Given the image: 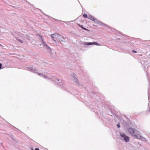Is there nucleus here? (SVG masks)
I'll return each mask as SVG.
<instances>
[{
    "label": "nucleus",
    "instance_id": "1",
    "mask_svg": "<svg viewBox=\"0 0 150 150\" xmlns=\"http://www.w3.org/2000/svg\"><path fill=\"white\" fill-rule=\"evenodd\" d=\"M38 74L40 76H41L43 78H45L47 79L50 81H54L55 82H56V80L58 81L59 83V86L61 87L63 86V82L61 80L59 79H56V77L54 76H53L51 78L47 76H46L44 75L41 74V73H38Z\"/></svg>",
    "mask_w": 150,
    "mask_h": 150
},
{
    "label": "nucleus",
    "instance_id": "2",
    "mask_svg": "<svg viewBox=\"0 0 150 150\" xmlns=\"http://www.w3.org/2000/svg\"><path fill=\"white\" fill-rule=\"evenodd\" d=\"M88 18L92 21H94L97 23H99L102 25H104L105 26H107L106 25L104 24L103 23L100 22L99 21L91 15H89L88 16Z\"/></svg>",
    "mask_w": 150,
    "mask_h": 150
},
{
    "label": "nucleus",
    "instance_id": "3",
    "mask_svg": "<svg viewBox=\"0 0 150 150\" xmlns=\"http://www.w3.org/2000/svg\"><path fill=\"white\" fill-rule=\"evenodd\" d=\"M120 139L126 142H129V137L126 135L125 134L121 133L120 134Z\"/></svg>",
    "mask_w": 150,
    "mask_h": 150
},
{
    "label": "nucleus",
    "instance_id": "4",
    "mask_svg": "<svg viewBox=\"0 0 150 150\" xmlns=\"http://www.w3.org/2000/svg\"><path fill=\"white\" fill-rule=\"evenodd\" d=\"M42 43L41 44H40V45L42 47L44 48H45L47 49L48 52H51V49L50 47L43 42L42 39Z\"/></svg>",
    "mask_w": 150,
    "mask_h": 150
},
{
    "label": "nucleus",
    "instance_id": "5",
    "mask_svg": "<svg viewBox=\"0 0 150 150\" xmlns=\"http://www.w3.org/2000/svg\"><path fill=\"white\" fill-rule=\"evenodd\" d=\"M134 134L133 135V136L138 139H139L141 137L140 133L139 131L136 129L134 132Z\"/></svg>",
    "mask_w": 150,
    "mask_h": 150
},
{
    "label": "nucleus",
    "instance_id": "6",
    "mask_svg": "<svg viewBox=\"0 0 150 150\" xmlns=\"http://www.w3.org/2000/svg\"><path fill=\"white\" fill-rule=\"evenodd\" d=\"M59 36L60 35L57 34V33H54L51 35V37L52 39L55 41H56V39H58Z\"/></svg>",
    "mask_w": 150,
    "mask_h": 150
},
{
    "label": "nucleus",
    "instance_id": "7",
    "mask_svg": "<svg viewBox=\"0 0 150 150\" xmlns=\"http://www.w3.org/2000/svg\"><path fill=\"white\" fill-rule=\"evenodd\" d=\"M83 44L85 45H96L100 46V45L97 42H83Z\"/></svg>",
    "mask_w": 150,
    "mask_h": 150
},
{
    "label": "nucleus",
    "instance_id": "8",
    "mask_svg": "<svg viewBox=\"0 0 150 150\" xmlns=\"http://www.w3.org/2000/svg\"><path fill=\"white\" fill-rule=\"evenodd\" d=\"M58 39H59L60 41V42H66V40L64 38L60 35L59 38H58Z\"/></svg>",
    "mask_w": 150,
    "mask_h": 150
},
{
    "label": "nucleus",
    "instance_id": "9",
    "mask_svg": "<svg viewBox=\"0 0 150 150\" xmlns=\"http://www.w3.org/2000/svg\"><path fill=\"white\" fill-rule=\"evenodd\" d=\"M135 130L132 128H130L128 129V132L133 136V135L134 134V132Z\"/></svg>",
    "mask_w": 150,
    "mask_h": 150
},
{
    "label": "nucleus",
    "instance_id": "10",
    "mask_svg": "<svg viewBox=\"0 0 150 150\" xmlns=\"http://www.w3.org/2000/svg\"><path fill=\"white\" fill-rule=\"evenodd\" d=\"M72 79L74 82H77L78 81V79L76 76L75 74H73V75H72Z\"/></svg>",
    "mask_w": 150,
    "mask_h": 150
},
{
    "label": "nucleus",
    "instance_id": "11",
    "mask_svg": "<svg viewBox=\"0 0 150 150\" xmlns=\"http://www.w3.org/2000/svg\"><path fill=\"white\" fill-rule=\"evenodd\" d=\"M29 70L34 72H36L37 70L34 67H30L29 68Z\"/></svg>",
    "mask_w": 150,
    "mask_h": 150
},
{
    "label": "nucleus",
    "instance_id": "12",
    "mask_svg": "<svg viewBox=\"0 0 150 150\" xmlns=\"http://www.w3.org/2000/svg\"><path fill=\"white\" fill-rule=\"evenodd\" d=\"M141 137H140L139 139H141L144 141H146V139L145 138L142 136L141 135Z\"/></svg>",
    "mask_w": 150,
    "mask_h": 150
},
{
    "label": "nucleus",
    "instance_id": "13",
    "mask_svg": "<svg viewBox=\"0 0 150 150\" xmlns=\"http://www.w3.org/2000/svg\"><path fill=\"white\" fill-rule=\"evenodd\" d=\"M16 39L21 42L22 43L23 42V38H22V39H18L17 38Z\"/></svg>",
    "mask_w": 150,
    "mask_h": 150
},
{
    "label": "nucleus",
    "instance_id": "14",
    "mask_svg": "<svg viewBox=\"0 0 150 150\" xmlns=\"http://www.w3.org/2000/svg\"><path fill=\"white\" fill-rule=\"evenodd\" d=\"M83 17L84 18H88V16L86 14H84L83 15Z\"/></svg>",
    "mask_w": 150,
    "mask_h": 150
},
{
    "label": "nucleus",
    "instance_id": "15",
    "mask_svg": "<svg viewBox=\"0 0 150 150\" xmlns=\"http://www.w3.org/2000/svg\"><path fill=\"white\" fill-rule=\"evenodd\" d=\"M117 128H119L120 127V124L119 123H118L117 125Z\"/></svg>",
    "mask_w": 150,
    "mask_h": 150
},
{
    "label": "nucleus",
    "instance_id": "16",
    "mask_svg": "<svg viewBox=\"0 0 150 150\" xmlns=\"http://www.w3.org/2000/svg\"><path fill=\"white\" fill-rule=\"evenodd\" d=\"M35 150H40L38 148H35Z\"/></svg>",
    "mask_w": 150,
    "mask_h": 150
},
{
    "label": "nucleus",
    "instance_id": "17",
    "mask_svg": "<svg viewBox=\"0 0 150 150\" xmlns=\"http://www.w3.org/2000/svg\"><path fill=\"white\" fill-rule=\"evenodd\" d=\"M132 52L134 53H136L137 52L135 50H133Z\"/></svg>",
    "mask_w": 150,
    "mask_h": 150
},
{
    "label": "nucleus",
    "instance_id": "18",
    "mask_svg": "<svg viewBox=\"0 0 150 150\" xmlns=\"http://www.w3.org/2000/svg\"><path fill=\"white\" fill-rule=\"evenodd\" d=\"M1 66H2L1 64L0 63V69H1Z\"/></svg>",
    "mask_w": 150,
    "mask_h": 150
},
{
    "label": "nucleus",
    "instance_id": "19",
    "mask_svg": "<svg viewBox=\"0 0 150 150\" xmlns=\"http://www.w3.org/2000/svg\"><path fill=\"white\" fill-rule=\"evenodd\" d=\"M82 28L83 29H84V30H86V29L85 28H83V27H82Z\"/></svg>",
    "mask_w": 150,
    "mask_h": 150
}]
</instances>
